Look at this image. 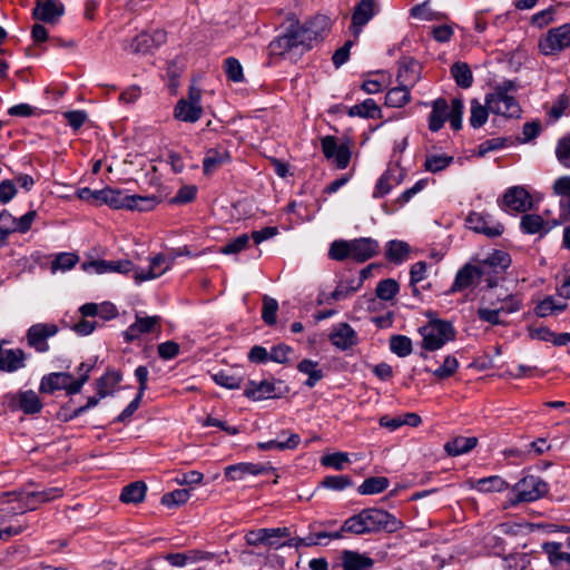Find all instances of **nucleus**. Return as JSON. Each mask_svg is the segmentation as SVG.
I'll list each match as a JSON object with an SVG mask.
<instances>
[{"mask_svg": "<svg viewBox=\"0 0 570 570\" xmlns=\"http://www.w3.org/2000/svg\"><path fill=\"white\" fill-rule=\"evenodd\" d=\"M449 105L444 98L433 101L432 111L429 115V129L433 132L440 130L448 120Z\"/></svg>", "mask_w": 570, "mask_h": 570, "instance_id": "nucleus-30", "label": "nucleus"}, {"mask_svg": "<svg viewBox=\"0 0 570 570\" xmlns=\"http://www.w3.org/2000/svg\"><path fill=\"white\" fill-rule=\"evenodd\" d=\"M79 262L78 255L73 253H60L56 256V258L51 263V271L55 273L57 271H69Z\"/></svg>", "mask_w": 570, "mask_h": 570, "instance_id": "nucleus-57", "label": "nucleus"}, {"mask_svg": "<svg viewBox=\"0 0 570 570\" xmlns=\"http://www.w3.org/2000/svg\"><path fill=\"white\" fill-rule=\"evenodd\" d=\"M465 224L473 232L490 238L499 237L504 232V226L489 214L471 212L465 219Z\"/></svg>", "mask_w": 570, "mask_h": 570, "instance_id": "nucleus-9", "label": "nucleus"}, {"mask_svg": "<svg viewBox=\"0 0 570 570\" xmlns=\"http://www.w3.org/2000/svg\"><path fill=\"white\" fill-rule=\"evenodd\" d=\"M481 297V306L476 311L478 318L492 326L507 325L502 315L517 313L523 307V295L509 292L503 286L493 285Z\"/></svg>", "mask_w": 570, "mask_h": 570, "instance_id": "nucleus-2", "label": "nucleus"}, {"mask_svg": "<svg viewBox=\"0 0 570 570\" xmlns=\"http://www.w3.org/2000/svg\"><path fill=\"white\" fill-rule=\"evenodd\" d=\"M422 336V348L425 351H436L442 348L448 342L455 338L453 325L443 320H432L420 328Z\"/></svg>", "mask_w": 570, "mask_h": 570, "instance_id": "nucleus-4", "label": "nucleus"}, {"mask_svg": "<svg viewBox=\"0 0 570 570\" xmlns=\"http://www.w3.org/2000/svg\"><path fill=\"white\" fill-rule=\"evenodd\" d=\"M464 110V105L462 99L454 98L451 104L450 111L448 110V119L450 121V126L454 130H459L462 128V115Z\"/></svg>", "mask_w": 570, "mask_h": 570, "instance_id": "nucleus-59", "label": "nucleus"}, {"mask_svg": "<svg viewBox=\"0 0 570 570\" xmlns=\"http://www.w3.org/2000/svg\"><path fill=\"white\" fill-rule=\"evenodd\" d=\"M190 498V490L189 489H177L171 492L165 493L160 502L163 505L167 508H177L183 504H185L188 499Z\"/></svg>", "mask_w": 570, "mask_h": 570, "instance_id": "nucleus-47", "label": "nucleus"}, {"mask_svg": "<svg viewBox=\"0 0 570 570\" xmlns=\"http://www.w3.org/2000/svg\"><path fill=\"white\" fill-rule=\"evenodd\" d=\"M410 245L403 240H390L386 244L385 257L389 262L400 264L407 259Z\"/></svg>", "mask_w": 570, "mask_h": 570, "instance_id": "nucleus-37", "label": "nucleus"}, {"mask_svg": "<svg viewBox=\"0 0 570 570\" xmlns=\"http://www.w3.org/2000/svg\"><path fill=\"white\" fill-rule=\"evenodd\" d=\"M224 71L228 80L242 82L244 80L243 67L238 59L228 57L224 60Z\"/></svg>", "mask_w": 570, "mask_h": 570, "instance_id": "nucleus-56", "label": "nucleus"}, {"mask_svg": "<svg viewBox=\"0 0 570 570\" xmlns=\"http://www.w3.org/2000/svg\"><path fill=\"white\" fill-rule=\"evenodd\" d=\"M567 308L566 303H557L553 297L549 296L535 306V314L539 317H547L554 312H562Z\"/></svg>", "mask_w": 570, "mask_h": 570, "instance_id": "nucleus-54", "label": "nucleus"}, {"mask_svg": "<svg viewBox=\"0 0 570 570\" xmlns=\"http://www.w3.org/2000/svg\"><path fill=\"white\" fill-rule=\"evenodd\" d=\"M297 370L308 376L305 385L309 389L314 387L324 377L323 371L318 368V363L313 360H302L297 364Z\"/></svg>", "mask_w": 570, "mask_h": 570, "instance_id": "nucleus-35", "label": "nucleus"}, {"mask_svg": "<svg viewBox=\"0 0 570 570\" xmlns=\"http://www.w3.org/2000/svg\"><path fill=\"white\" fill-rule=\"evenodd\" d=\"M330 342L338 350L346 351L358 342L356 332L347 323L335 325L328 336Z\"/></svg>", "mask_w": 570, "mask_h": 570, "instance_id": "nucleus-18", "label": "nucleus"}, {"mask_svg": "<svg viewBox=\"0 0 570 570\" xmlns=\"http://www.w3.org/2000/svg\"><path fill=\"white\" fill-rule=\"evenodd\" d=\"M129 210L149 212L158 204L156 196L130 195Z\"/></svg>", "mask_w": 570, "mask_h": 570, "instance_id": "nucleus-52", "label": "nucleus"}, {"mask_svg": "<svg viewBox=\"0 0 570 570\" xmlns=\"http://www.w3.org/2000/svg\"><path fill=\"white\" fill-rule=\"evenodd\" d=\"M482 282V276L479 273L476 264H464L455 275V278L450 287V293L463 292Z\"/></svg>", "mask_w": 570, "mask_h": 570, "instance_id": "nucleus-16", "label": "nucleus"}, {"mask_svg": "<svg viewBox=\"0 0 570 570\" xmlns=\"http://www.w3.org/2000/svg\"><path fill=\"white\" fill-rule=\"evenodd\" d=\"M244 395L254 401L279 397L276 384L272 381L263 380L261 382L249 381L244 390Z\"/></svg>", "mask_w": 570, "mask_h": 570, "instance_id": "nucleus-19", "label": "nucleus"}, {"mask_svg": "<svg viewBox=\"0 0 570 570\" xmlns=\"http://www.w3.org/2000/svg\"><path fill=\"white\" fill-rule=\"evenodd\" d=\"M70 379V373L56 372L42 377L40 392L52 393L57 390H65L66 382Z\"/></svg>", "mask_w": 570, "mask_h": 570, "instance_id": "nucleus-36", "label": "nucleus"}, {"mask_svg": "<svg viewBox=\"0 0 570 570\" xmlns=\"http://www.w3.org/2000/svg\"><path fill=\"white\" fill-rule=\"evenodd\" d=\"M489 112L491 111L487 104L482 105L478 99H472L469 118L470 126L475 129L482 127L488 120Z\"/></svg>", "mask_w": 570, "mask_h": 570, "instance_id": "nucleus-42", "label": "nucleus"}, {"mask_svg": "<svg viewBox=\"0 0 570 570\" xmlns=\"http://www.w3.org/2000/svg\"><path fill=\"white\" fill-rule=\"evenodd\" d=\"M475 264L487 287L498 285L503 278L507 268L511 265L509 253L495 249L483 259H476Z\"/></svg>", "mask_w": 570, "mask_h": 570, "instance_id": "nucleus-5", "label": "nucleus"}, {"mask_svg": "<svg viewBox=\"0 0 570 570\" xmlns=\"http://www.w3.org/2000/svg\"><path fill=\"white\" fill-rule=\"evenodd\" d=\"M62 497V489L61 488H48L41 491H31L26 492L23 495H21L20 501L23 502V507L19 508V511L13 509V513H24L26 511H32L37 508L40 503H47L50 501H53L56 499H59Z\"/></svg>", "mask_w": 570, "mask_h": 570, "instance_id": "nucleus-11", "label": "nucleus"}, {"mask_svg": "<svg viewBox=\"0 0 570 570\" xmlns=\"http://www.w3.org/2000/svg\"><path fill=\"white\" fill-rule=\"evenodd\" d=\"M277 309H278L277 301L269 296H264L262 318L267 325H274L276 323Z\"/></svg>", "mask_w": 570, "mask_h": 570, "instance_id": "nucleus-61", "label": "nucleus"}, {"mask_svg": "<svg viewBox=\"0 0 570 570\" xmlns=\"http://www.w3.org/2000/svg\"><path fill=\"white\" fill-rule=\"evenodd\" d=\"M375 0H361L352 14V27L357 36L361 29L374 17Z\"/></svg>", "mask_w": 570, "mask_h": 570, "instance_id": "nucleus-24", "label": "nucleus"}, {"mask_svg": "<svg viewBox=\"0 0 570 570\" xmlns=\"http://www.w3.org/2000/svg\"><path fill=\"white\" fill-rule=\"evenodd\" d=\"M508 488V482L499 475L483 478L475 483V489L480 492H502Z\"/></svg>", "mask_w": 570, "mask_h": 570, "instance_id": "nucleus-44", "label": "nucleus"}, {"mask_svg": "<svg viewBox=\"0 0 570 570\" xmlns=\"http://www.w3.org/2000/svg\"><path fill=\"white\" fill-rule=\"evenodd\" d=\"M558 223L546 222L538 214H524L520 219V229L528 235L539 234L541 237L547 235Z\"/></svg>", "mask_w": 570, "mask_h": 570, "instance_id": "nucleus-22", "label": "nucleus"}, {"mask_svg": "<svg viewBox=\"0 0 570 570\" xmlns=\"http://www.w3.org/2000/svg\"><path fill=\"white\" fill-rule=\"evenodd\" d=\"M322 151L326 159H334L338 169H345L351 160L350 147L345 144L338 145L334 136H325L321 139Z\"/></svg>", "mask_w": 570, "mask_h": 570, "instance_id": "nucleus-10", "label": "nucleus"}, {"mask_svg": "<svg viewBox=\"0 0 570 570\" xmlns=\"http://www.w3.org/2000/svg\"><path fill=\"white\" fill-rule=\"evenodd\" d=\"M458 368H459V361L456 360V357L453 355H448L444 358L441 366H439L435 370L425 367V372L432 373L439 380H445V379L451 377L456 372Z\"/></svg>", "mask_w": 570, "mask_h": 570, "instance_id": "nucleus-45", "label": "nucleus"}, {"mask_svg": "<svg viewBox=\"0 0 570 570\" xmlns=\"http://www.w3.org/2000/svg\"><path fill=\"white\" fill-rule=\"evenodd\" d=\"M229 158L228 151L225 149H209L203 160V169L206 175L216 170L220 165Z\"/></svg>", "mask_w": 570, "mask_h": 570, "instance_id": "nucleus-38", "label": "nucleus"}, {"mask_svg": "<svg viewBox=\"0 0 570 570\" xmlns=\"http://www.w3.org/2000/svg\"><path fill=\"white\" fill-rule=\"evenodd\" d=\"M450 71L459 87L466 89L472 86L473 75L466 62L453 63Z\"/></svg>", "mask_w": 570, "mask_h": 570, "instance_id": "nucleus-39", "label": "nucleus"}, {"mask_svg": "<svg viewBox=\"0 0 570 570\" xmlns=\"http://www.w3.org/2000/svg\"><path fill=\"white\" fill-rule=\"evenodd\" d=\"M328 256L334 261H344L348 257L352 258V245L351 240H334L331 244Z\"/></svg>", "mask_w": 570, "mask_h": 570, "instance_id": "nucleus-50", "label": "nucleus"}, {"mask_svg": "<svg viewBox=\"0 0 570 570\" xmlns=\"http://www.w3.org/2000/svg\"><path fill=\"white\" fill-rule=\"evenodd\" d=\"M121 380L122 374L120 371L108 370L105 375L99 377L96 382L97 395L100 397L111 395Z\"/></svg>", "mask_w": 570, "mask_h": 570, "instance_id": "nucleus-29", "label": "nucleus"}, {"mask_svg": "<svg viewBox=\"0 0 570 570\" xmlns=\"http://www.w3.org/2000/svg\"><path fill=\"white\" fill-rule=\"evenodd\" d=\"M484 102L491 112L508 118H517L521 114V107L513 96H485Z\"/></svg>", "mask_w": 570, "mask_h": 570, "instance_id": "nucleus-15", "label": "nucleus"}, {"mask_svg": "<svg viewBox=\"0 0 570 570\" xmlns=\"http://www.w3.org/2000/svg\"><path fill=\"white\" fill-rule=\"evenodd\" d=\"M176 261L175 256H165L164 254H157L150 259L149 268L147 272L144 271H135V275L132 276L137 284H140L145 281L155 279L164 275L167 271H169Z\"/></svg>", "mask_w": 570, "mask_h": 570, "instance_id": "nucleus-12", "label": "nucleus"}, {"mask_svg": "<svg viewBox=\"0 0 570 570\" xmlns=\"http://www.w3.org/2000/svg\"><path fill=\"white\" fill-rule=\"evenodd\" d=\"M390 481L385 476H371L363 481L357 492L363 495L382 493L387 489Z\"/></svg>", "mask_w": 570, "mask_h": 570, "instance_id": "nucleus-40", "label": "nucleus"}, {"mask_svg": "<svg viewBox=\"0 0 570 570\" xmlns=\"http://www.w3.org/2000/svg\"><path fill=\"white\" fill-rule=\"evenodd\" d=\"M341 559L344 570H367L374 564L370 557L352 550H344Z\"/></svg>", "mask_w": 570, "mask_h": 570, "instance_id": "nucleus-27", "label": "nucleus"}, {"mask_svg": "<svg viewBox=\"0 0 570 570\" xmlns=\"http://www.w3.org/2000/svg\"><path fill=\"white\" fill-rule=\"evenodd\" d=\"M556 155L558 160L567 168H570V136L559 140Z\"/></svg>", "mask_w": 570, "mask_h": 570, "instance_id": "nucleus-64", "label": "nucleus"}, {"mask_svg": "<svg viewBox=\"0 0 570 570\" xmlns=\"http://www.w3.org/2000/svg\"><path fill=\"white\" fill-rule=\"evenodd\" d=\"M330 18L323 14L315 16L303 24L296 21L287 28L284 35L269 43L271 52L283 56L294 49H299L301 52L308 51L324 40L330 31Z\"/></svg>", "mask_w": 570, "mask_h": 570, "instance_id": "nucleus-1", "label": "nucleus"}, {"mask_svg": "<svg viewBox=\"0 0 570 570\" xmlns=\"http://www.w3.org/2000/svg\"><path fill=\"white\" fill-rule=\"evenodd\" d=\"M17 232V218L8 210L0 212V242L4 243L8 236Z\"/></svg>", "mask_w": 570, "mask_h": 570, "instance_id": "nucleus-55", "label": "nucleus"}, {"mask_svg": "<svg viewBox=\"0 0 570 570\" xmlns=\"http://www.w3.org/2000/svg\"><path fill=\"white\" fill-rule=\"evenodd\" d=\"M400 180L395 177L394 170L387 169L382 176L377 179L373 197L381 198L387 195L394 185H397Z\"/></svg>", "mask_w": 570, "mask_h": 570, "instance_id": "nucleus-41", "label": "nucleus"}, {"mask_svg": "<svg viewBox=\"0 0 570 570\" xmlns=\"http://www.w3.org/2000/svg\"><path fill=\"white\" fill-rule=\"evenodd\" d=\"M130 195L124 194L121 190L104 188L101 190H97L96 200H100L104 204H107L114 209H128Z\"/></svg>", "mask_w": 570, "mask_h": 570, "instance_id": "nucleus-26", "label": "nucleus"}, {"mask_svg": "<svg viewBox=\"0 0 570 570\" xmlns=\"http://www.w3.org/2000/svg\"><path fill=\"white\" fill-rule=\"evenodd\" d=\"M417 63L411 61L399 69V86L390 89L385 95V105L392 108H402L411 100L410 86L417 79Z\"/></svg>", "mask_w": 570, "mask_h": 570, "instance_id": "nucleus-3", "label": "nucleus"}, {"mask_svg": "<svg viewBox=\"0 0 570 570\" xmlns=\"http://www.w3.org/2000/svg\"><path fill=\"white\" fill-rule=\"evenodd\" d=\"M453 163L452 156L445 155H431L428 156L424 163V168L431 173H439Z\"/></svg>", "mask_w": 570, "mask_h": 570, "instance_id": "nucleus-58", "label": "nucleus"}, {"mask_svg": "<svg viewBox=\"0 0 570 570\" xmlns=\"http://www.w3.org/2000/svg\"><path fill=\"white\" fill-rule=\"evenodd\" d=\"M203 115V108L200 105H193L185 98L177 101L174 116L176 119L185 122H196Z\"/></svg>", "mask_w": 570, "mask_h": 570, "instance_id": "nucleus-28", "label": "nucleus"}, {"mask_svg": "<svg viewBox=\"0 0 570 570\" xmlns=\"http://www.w3.org/2000/svg\"><path fill=\"white\" fill-rule=\"evenodd\" d=\"M515 498L512 504L520 502H533L543 498L549 492V484L538 475H524L512 488Z\"/></svg>", "mask_w": 570, "mask_h": 570, "instance_id": "nucleus-6", "label": "nucleus"}, {"mask_svg": "<svg viewBox=\"0 0 570 570\" xmlns=\"http://www.w3.org/2000/svg\"><path fill=\"white\" fill-rule=\"evenodd\" d=\"M544 551L556 570H570V553L561 551V543H546Z\"/></svg>", "mask_w": 570, "mask_h": 570, "instance_id": "nucleus-31", "label": "nucleus"}, {"mask_svg": "<svg viewBox=\"0 0 570 570\" xmlns=\"http://www.w3.org/2000/svg\"><path fill=\"white\" fill-rule=\"evenodd\" d=\"M57 332L58 327L55 324H35L27 332L28 345L39 353H45L49 350L47 340Z\"/></svg>", "mask_w": 570, "mask_h": 570, "instance_id": "nucleus-13", "label": "nucleus"}, {"mask_svg": "<svg viewBox=\"0 0 570 570\" xmlns=\"http://www.w3.org/2000/svg\"><path fill=\"white\" fill-rule=\"evenodd\" d=\"M19 405L26 414H36L42 409V403L33 391H26L20 394Z\"/></svg>", "mask_w": 570, "mask_h": 570, "instance_id": "nucleus-46", "label": "nucleus"}, {"mask_svg": "<svg viewBox=\"0 0 570 570\" xmlns=\"http://www.w3.org/2000/svg\"><path fill=\"white\" fill-rule=\"evenodd\" d=\"M478 444L475 436H456L444 445L445 452L451 456H458L473 450Z\"/></svg>", "mask_w": 570, "mask_h": 570, "instance_id": "nucleus-32", "label": "nucleus"}, {"mask_svg": "<svg viewBox=\"0 0 570 570\" xmlns=\"http://www.w3.org/2000/svg\"><path fill=\"white\" fill-rule=\"evenodd\" d=\"M342 531L354 534L368 533V527H366L363 512L361 511L360 513L352 515L347 520H345V522L342 525Z\"/></svg>", "mask_w": 570, "mask_h": 570, "instance_id": "nucleus-49", "label": "nucleus"}, {"mask_svg": "<svg viewBox=\"0 0 570 570\" xmlns=\"http://www.w3.org/2000/svg\"><path fill=\"white\" fill-rule=\"evenodd\" d=\"M147 485L142 481H135L122 488L120 501L124 503H140L146 497Z\"/></svg>", "mask_w": 570, "mask_h": 570, "instance_id": "nucleus-34", "label": "nucleus"}, {"mask_svg": "<svg viewBox=\"0 0 570 570\" xmlns=\"http://www.w3.org/2000/svg\"><path fill=\"white\" fill-rule=\"evenodd\" d=\"M399 289H400V287L395 279L386 278V279L379 282L375 293L380 299L391 301L399 293Z\"/></svg>", "mask_w": 570, "mask_h": 570, "instance_id": "nucleus-51", "label": "nucleus"}, {"mask_svg": "<svg viewBox=\"0 0 570 570\" xmlns=\"http://www.w3.org/2000/svg\"><path fill=\"white\" fill-rule=\"evenodd\" d=\"M347 115L350 117H361L368 119H379L382 117L381 108L372 98L365 99L362 104L350 107Z\"/></svg>", "mask_w": 570, "mask_h": 570, "instance_id": "nucleus-33", "label": "nucleus"}, {"mask_svg": "<svg viewBox=\"0 0 570 570\" xmlns=\"http://www.w3.org/2000/svg\"><path fill=\"white\" fill-rule=\"evenodd\" d=\"M428 265L425 262H416L410 269V285L414 295H419L416 284L426 277Z\"/></svg>", "mask_w": 570, "mask_h": 570, "instance_id": "nucleus-62", "label": "nucleus"}, {"mask_svg": "<svg viewBox=\"0 0 570 570\" xmlns=\"http://www.w3.org/2000/svg\"><path fill=\"white\" fill-rule=\"evenodd\" d=\"M65 13V6L56 0H37L32 10L36 20L46 23H56Z\"/></svg>", "mask_w": 570, "mask_h": 570, "instance_id": "nucleus-17", "label": "nucleus"}, {"mask_svg": "<svg viewBox=\"0 0 570 570\" xmlns=\"http://www.w3.org/2000/svg\"><path fill=\"white\" fill-rule=\"evenodd\" d=\"M161 318L159 316H136L135 323H132L124 333L125 341L130 343L137 340L141 334L151 333L157 325H159Z\"/></svg>", "mask_w": 570, "mask_h": 570, "instance_id": "nucleus-23", "label": "nucleus"}, {"mask_svg": "<svg viewBox=\"0 0 570 570\" xmlns=\"http://www.w3.org/2000/svg\"><path fill=\"white\" fill-rule=\"evenodd\" d=\"M352 258L363 263L379 254V242L371 237H361L351 240Z\"/></svg>", "mask_w": 570, "mask_h": 570, "instance_id": "nucleus-20", "label": "nucleus"}, {"mask_svg": "<svg viewBox=\"0 0 570 570\" xmlns=\"http://www.w3.org/2000/svg\"><path fill=\"white\" fill-rule=\"evenodd\" d=\"M281 436H286L284 440H269L267 442L257 443V448L262 451H271V450H294L298 446L301 442V436L297 433H294L289 430H282Z\"/></svg>", "mask_w": 570, "mask_h": 570, "instance_id": "nucleus-25", "label": "nucleus"}, {"mask_svg": "<svg viewBox=\"0 0 570 570\" xmlns=\"http://www.w3.org/2000/svg\"><path fill=\"white\" fill-rule=\"evenodd\" d=\"M267 468L262 464L240 462L237 464L228 465L224 469L225 478L228 481H242L247 475H259L267 472Z\"/></svg>", "mask_w": 570, "mask_h": 570, "instance_id": "nucleus-21", "label": "nucleus"}, {"mask_svg": "<svg viewBox=\"0 0 570 570\" xmlns=\"http://www.w3.org/2000/svg\"><path fill=\"white\" fill-rule=\"evenodd\" d=\"M130 49L136 53H145L154 49L153 38L147 32L138 35L132 39Z\"/></svg>", "mask_w": 570, "mask_h": 570, "instance_id": "nucleus-63", "label": "nucleus"}, {"mask_svg": "<svg viewBox=\"0 0 570 570\" xmlns=\"http://www.w3.org/2000/svg\"><path fill=\"white\" fill-rule=\"evenodd\" d=\"M570 48V23L551 28L538 42V49L543 56L558 55Z\"/></svg>", "mask_w": 570, "mask_h": 570, "instance_id": "nucleus-7", "label": "nucleus"}, {"mask_svg": "<svg viewBox=\"0 0 570 570\" xmlns=\"http://www.w3.org/2000/svg\"><path fill=\"white\" fill-rule=\"evenodd\" d=\"M368 533L384 530L386 532H396L403 527V522L393 514L382 509L362 510Z\"/></svg>", "mask_w": 570, "mask_h": 570, "instance_id": "nucleus-8", "label": "nucleus"}, {"mask_svg": "<svg viewBox=\"0 0 570 570\" xmlns=\"http://www.w3.org/2000/svg\"><path fill=\"white\" fill-rule=\"evenodd\" d=\"M213 380L216 384L223 387L235 390L240 387L243 376L232 372L230 370H220L213 375Z\"/></svg>", "mask_w": 570, "mask_h": 570, "instance_id": "nucleus-43", "label": "nucleus"}, {"mask_svg": "<svg viewBox=\"0 0 570 570\" xmlns=\"http://www.w3.org/2000/svg\"><path fill=\"white\" fill-rule=\"evenodd\" d=\"M360 287L361 282H355V279L342 281L331 294V298L334 301L345 299L355 293Z\"/></svg>", "mask_w": 570, "mask_h": 570, "instance_id": "nucleus-53", "label": "nucleus"}, {"mask_svg": "<svg viewBox=\"0 0 570 570\" xmlns=\"http://www.w3.org/2000/svg\"><path fill=\"white\" fill-rule=\"evenodd\" d=\"M321 485L334 490L342 491L352 485V479L348 475H328L323 479Z\"/></svg>", "mask_w": 570, "mask_h": 570, "instance_id": "nucleus-60", "label": "nucleus"}, {"mask_svg": "<svg viewBox=\"0 0 570 570\" xmlns=\"http://www.w3.org/2000/svg\"><path fill=\"white\" fill-rule=\"evenodd\" d=\"M502 207L519 213H525L532 208V197L525 188L513 186L505 190L502 198Z\"/></svg>", "mask_w": 570, "mask_h": 570, "instance_id": "nucleus-14", "label": "nucleus"}, {"mask_svg": "<svg viewBox=\"0 0 570 570\" xmlns=\"http://www.w3.org/2000/svg\"><path fill=\"white\" fill-rule=\"evenodd\" d=\"M390 350L399 357L409 356L412 353V341L405 335H392L390 337Z\"/></svg>", "mask_w": 570, "mask_h": 570, "instance_id": "nucleus-48", "label": "nucleus"}]
</instances>
